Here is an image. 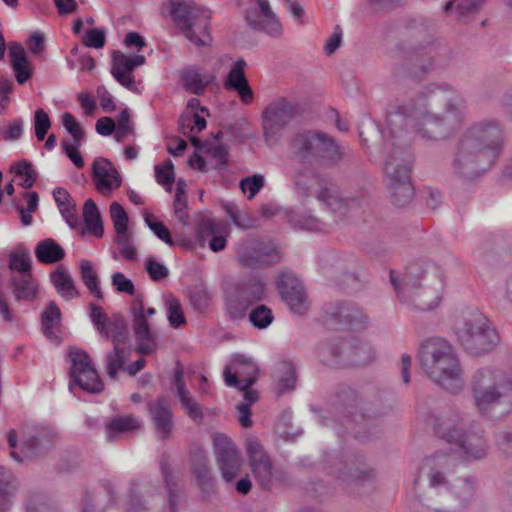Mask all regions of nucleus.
Here are the masks:
<instances>
[{"instance_id":"1","label":"nucleus","mask_w":512,"mask_h":512,"mask_svg":"<svg viewBox=\"0 0 512 512\" xmlns=\"http://www.w3.org/2000/svg\"><path fill=\"white\" fill-rule=\"evenodd\" d=\"M466 118L464 98L454 90L423 89L402 103L394 105L387 114L389 134L411 125L417 136L427 142L451 137Z\"/></svg>"},{"instance_id":"2","label":"nucleus","mask_w":512,"mask_h":512,"mask_svg":"<svg viewBox=\"0 0 512 512\" xmlns=\"http://www.w3.org/2000/svg\"><path fill=\"white\" fill-rule=\"evenodd\" d=\"M504 130L500 121L484 119L472 123L458 139L452 167L463 178L473 179L486 171L500 154Z\"/></svg>"},{"instance_id":"3","label":"nucleus","mask_w":512,"mask_h":512,"mask_svg":"<svg viewBox=\"0 0 512 512\" xmlns=\"http://www.w3.org/2000/svg\"><path fill=\"white\" fill-rule=\"evenodd\" d=\"M444 271L428 260L408 263L402 274L391 270L390 280L399 300L413 310L426 312L442 299Z\"/></svg>"},{"instance_id":"4","label":"nucleus","mask_w":512,"mask_h":512,"mask_svg":"<svg viewBox=\"0 0 512 512\" xmlns=\"http://www.w3.org/2000/svg\"><path fill=\"white\" fill-rule=\"evenodd\" d=\"M419 361L426 374L442 389L456 394L464 386L462 370L452 345L443 338L424 340L419 349Z\"/></svg>"},{"instance_id":"5","label":"nucleus","mask_w":512,"mask_h":512,"mask_svg":"<svg viewBox=\"0 0 512 512\" xmlns=\"http://www.w3.org/2000/svg\"><path fill=\"white\" fill-rule=\"evenodd\" d=\"M291 157L302 165L332 167L343 158L336 140L320 130H305L291 137L288 144Z\"/></svg>"},{"instance_id":"6","label":"nucleus","mask_w":512,"mask_h":512,"mask_svg":"<svg viewBox=\"0 0 512 512\" xmlns=\"http://www.w3.org/2000/svg\"><path fill=\"white\" fill-rule=\"evenodd\" d=\"M470 388L475 407L483 415L496 407H512V377L499 369L483 367L472 376Z\"/></svg>"},{"instance_id":"7","label":"nucleus","mask_w":512,"mask_h":512,"mask_svg":"<svg viewBox=\"0 0 512 512\" xmlns=\"http://www.w3.org/2000/svg\"><path fill=\"white\" fill-rule=\"evenodd\" d=\"M455 335L458 344L472 355L487 353L499 343L497 331L478 310L462 314L455 325Z\"/></svg>"},{"instance_id":"8","label":"nucleus","mask_w":512,"mask_h":512,"mask_svg":"<svg viewBox=\"0 0 512 512\" xmlns=\"http://www.w3.org/2000/svg\"><path fill=\"white\" fill-rule=\"evenodd\" d=\"M295 187L300 196L305 198L314 196L330 212L340 215L358 208L362 201L358 197H342L327 178L316 173H299L295 178Z\"/></svg>"},{"instance_id":"9","label":"nucleus","mask_w":512,"mask_h":512,"mask_svg":"<svg viewBox=\"0 0 512 512\" xmlns=\"http://www.w3.org/2000/svg\"><path fill=\"white\" fill-rule=\"evenodd\" d=\"M170 14L186 38L196 46H206L211 41L209 34L210 13L192 0H171Z\"/></svg>"},{"instance_id":"10","label":"nucleus","mask_w":512,"mask_h":512,"mask_svg":"<svg viewBox=\"0 0 512 512\" xmlns=\"http://www.w3.org/2000/svg\"><path fill=\"white\" fill-rule=\"evenodd\" d=\"M324 469L347 484L364 483L375 477V471L365 463L363 457L351 453H326Z\"/></svg>"},{"instance_id":"11","label":"nucleus","mask_w":512,"mask_h":512,"mask_svg":"<svg viewBox=\"0 0 512 512\" xmlns=\"http://www.w3.org/2000/svg\"><path fill=\"white\" fill-rule=\"evenodd\" d=\"M436 433L451 443H457L467 458L481 459L487 454L486 441L479 432H463V427L457 419L440 417L435 423Z\"/></svg>"},{"instance_id":"12","label":"nucleus","mask_w":512,"mask_h":512,"mask_svg":"<svg viewBox=\"0 0 512 512\" xmlns=\"http://www.w3.org/2000/svg\"><path fill=\"white\" fill-rule=\"evenodd\" d=\"M384 138L383 144V170L385 179H410V167L412 164V154L408 148L397 145L396 141L400 133L399 130L391 135L389 134V125L386 123V127L381 131Z\"/></svg>"},{"instance_id":"13","label":"nucleus","mask_w":512,"mask_h":512,"mask_svg":"<svg viewBox=\"0 0 512 512\" xmlns=\"http://www.w3.org/2000/svg\"><path fill=\"white\" fill-rule=\"evenodd\" d=\"M297 113V105L284 97L271 101L262 112V128L265 141L269 145L275 144Z\"/></svg>"},{"instance_id":"14","label":"nucleus","mask_w":512,"mask_h":512,"mask_svg":"<svg viewBox=\"0 0 512 512\" xmlns=\"http://www.w3.org/2000/svg\"><path fill=\"white\" fill-rule=\"evenodd\" d=\"M265 296V284L256 278L239 283L226 292V311L233 320L245 317L249 307Z\"/></svg>"},{"instance_id":"15","label":"nucleus","mask_w":512,"mask_h":512,"mask_svg":"<svg viewBox=\"0 0 512 512\" xmlns=\"http://www.w3.org/2000/svg\"><path fill=\"white\" fill-rule=\"evenodd\" d=\"M70 377L82 390L92 394L103 390V382L92 364L90 356L83 350H70Z\"/></svg>"},{"instance_id":"16","label":"nucleus","mask_w":512,"mask_h":512,"mask_svg":"<svg viewBox=\"0 0 512 512\" xmlns=\"http://www.w3.org/2000/svg\"><path fill=\"white\" fill-rule=\"evenodd\" d=\"M245 19L249 27L272 37L282 34V26L268 0H247Z\"/></svg>"},{"instance_id":"17","label":"nucleus","mask_w":512,"mask_h":512,"mask_svg":"<svg viewBox=\"0 0 512 512\" xmlns=\"http://www.w3.org/2000/svg\"><path fill=\"white\" fill-rule=\"evenodd\" d=\"M132 328L137 341V350L142 355H149L156 350V333L151 329L148 319L144 315L143 296L137 295L131 308Z\"/></svg>"},{"instance_id":"18","label":"nucleus","mask_w":512,"mask_h":512,"mask_svg":"<svg viewBox=\"0 0 512 512\" xmlns=\"http://www.w3.org/2000/svg\"><path fill=\"white\" fill-rule=\"evenodd\" d=\"M214 446L216 462L222 478L226 482L234 481L242 467V459L239 452L231 440L223 434H216L214 436Z\"/></svg>"},{"instance_id":"19","label":"nucleus","mask_w":512,"mask_h":512,"mask_svg":"<svg viewBox=\"0 0 512 512\" xmlns=\"http://www.w3.org/2000/svg\"><path fill=\"white\" fill-rule=\"evenodd\" d=\"M246 452L255 479L262 488H269L273 478V465L263 445L257 438L250 437L246 441Z\"/></svg>"},{"instance_id":"20","label":"nucleus","mask_w":512,"mask_h":512,"mask_svg":"<svg viewBox=\"0 0 512 512\" xmlns=\"http://www.w3.org/2000/svg\"><path fill=\"white\" fill-rule=\"evenodd\" d=\"M278 290L289 309L303 315L309 308V301L301 281L292 273H281L278 278Z\"/></svg>"},{"instance_id":"21","label":"nucleus","mask_w":512,"mask_h":512,"mask_svg":"<svg viewBox=\"0 0 512 512\" xmlns=\"http://www.w3.org/2000/svg\"><path fill=\"white\" fill-rule=\"evenodd\" d=\"M258 372V366L251 358L237 355L232 360V365L225 367L224 381L229 387H251L257 381Z\"/></svg>"},{"instance_id":"22","label":"nucleus","mask_w":512,"mask_h":512,"mask_svg":"<svg viewBox=\"0 0 512 512\" xmlns=\"http://www.w3.org/2000/svg\"><path fill=\"white\" fill-rule=\"evenodd\" d=\"M53 440L54 434L47 428L24 432L21 439L23 457L15 450L10 455L15 461L21 463L24 458H32L48 450L53 445Z\"/></svg>"},{"instance_id":"23","label":"nucleus","mask_w":512,"mask_h":512,"mask_svg":"<svg viewBox=\"0 0 512 512\" xmlns=\"http://www.w3.org/2000/svg\"><path fill=\"white\" fill-rule=\"evenodd\" d=\"M398 48L403 50L404 56L409 60L410 74L415 78L426 75L434 64L431 47L427 45L412 44L409 39L402 40Z\"/></svg>"},{"instance_id":"24","label":"nucleus","mask_w":512,"mask_h":512,"mask_svg":"<svg viewBox=\"0 0 512 512\" xmlns=\"http://www.w3.org/2000/svg\"><path fill=\"white\" fill-rule=\"evenodd\" d=\"M92 179L96 189L103 195H108L121 185L117 169L106 158H96L92 164Z\"/></svg>"},{"instance_id":"25","label":"nucleus","mask_w":512,"mask_h":512,"mask_svg":"<svg viewBox=\"0 0 512 512\" xmlns=\"http://www.w3.org/2000/svg\"><path fill=\"white\" fill-rule=\"evenodd\" d=\"M240 263L249 268H263L280 260L279 252L270 245L255 244L245 247L238 253Z\"/></svg>"},{"instance_id":"26","label":"nucleus","mask_w":512,"mask_h":512,"mask_svg":"<svg viewBox=\"0 0 512 512\" xmlns=\"http://www.w3.org/2000/svg\"><path fill=\"white\" fill-rule=\"evenodd\" d=\"M246 65V61L243 58L233 63L224 80V88L237 92L242 103L248 105L253 101L254 93L245 76Z\"/></svg>"},{"instance_id":"27","label":"nucleus","mask_w":512,"mask_h":512,"mask_svg":"<svg viewBox=\"0 0 512 512\" xmlns=\"http://www.w3.org/2000/svg\"><path fill=\"white\" fill-rule=\"evenodd\" d=\"M147 409L158 437L167 439L173 429V412L164 397L147 404Z\"/></svg>"},{"instance_id":"28","label":"nucleus","mask_w":512,"mask_h":512,"mask_svg":"<svg viewBox=\"0 0 512 512\" xmlns=\"http://www.w3.org/2000/svg\"><path fill=\"white\" fill-rule=\"evenodd\" d=\"M182 87L189 93L203 95L208 86L216 80L212 72H208L199 66H189L180 71Z\"/></svg>"},{"instance_id":"29","label":"nucleus","mask_w":512,"mask_h":512,"mask_svg":"<svg viewBox=\"0 0 512 512\" xmlns=\"http://www.w3.org/2000/svg\"><path fill=\"white\" fill-rule=\"evenodd\" d=\"M331 317L339 324L351 329H363L368 318L357 305L352 303H337L331 308Z\"/></svg>"},{"instance_id":"30","label":"nucleus","mask_w":512,"mask_h":512,"mask_svg":"<svg viewBox=\"0 0 512 512\" xmlns=\"http://www.w3.org/2000/svg\"><path fill=\"white\" fill-rule=\"evenodd\" d=\"M341 400L345 411L352 416V421L364 420L365 416H377L378 411L371 403L364 401L357 392L348 390L343 392Z\"/></svg>"},{"instance_id":"31","label":"nucleus","mask_w":512,"mask_h":512,"mask_svg":"<svg viewBox=\"0 0 512 512\" xmlns=\"http://www.w3.org/2000/svg\"><path fill=\"white\" fill-rule=\"evenodd\" d=\"M9 58L15 78L19 84H24L32 76V66L29 62L23 45L13 41L9 43Z\"/></svg>"},{"instance_id":"32","label":"nucleus","mask_w":512,"mask_h":512,"mask_svg":"<svg viewBox=\"0 0 512 512\" xmlns=\"http://www.w3.org/2000/svg\"><path fill=\"white\" fill-rule=\"evenodd\" d=\"M448 460L447 456L438 455L427 457L423 461L421 472L427 475L431 487L437 488L447 484V480L444 476V468L447 466Z\"/></svg>"},{"instance_id":"33","label":"nucleus","mask_w":512,"mask_h":512,"mask_svg":"<svg viewBox=\"0 0 512 512\" xmlns=\"http://www.w3.org/2000/svg\"><path fill=\"white\" fill-rule=\"evenodd\" d=\"M193 472L198 484L203 490H208L213 486V476L209 467V460L203 449H196L191 456Z\"/></svg>"},{"instance_id":"34","label":"nucleus","mask_w":512,"mask_h":512,"mask_svg":"<svg viewBox=\"0 0 512 512\" xmlns=\"http://www.w3.org/2000/svg\"><path fill=\"white\" fill-rule=\"evenodd\" d=\"M53 197L70 228L76 229L79 226V217L76 212V204L66 189L58 187L53 191Z\"/></svg>"},{"instance_id":"35","label":"nucleus","mask_w":512,"mask_h":512,"mask_svg":"<svg viewBox=\"0 0 512 512\" xmlns=\"http://www.w3.org/2000/svg\"><path fill=\"white\" fill-rule=\"evenodd\" d=\"M140 426V421L133 415L115 416L106 424V439L107 441H114L119 435L138 430Z\"/></svg>"},{"instance_id":"36","label":"nucleus","mask_w":512,"mask_h":512,"mask_svg":"<svg viewBox=\"0 0 512 512\" xmlns=\"http://www.w3.org/2000/svg\"><path fill=\"white\" fill-rule=\"evenodd\" d=\"M35 255L44 264L55 263L65 257L64 249L53 239L40 241L35 248Z\"/></svg>"},{"instance_id":"37","label":"nucleus","mask_w":512,"mask_h":512,"mask_svg":"<svg viewBox=\"0 0 512 512\" xmlns=\"http://www.w3.org/2000/svg\"><path fill=\"white\" fill-rule=\"evenodd\" d=\"M50 278L57 292L66 300H71L78 296L74 281L65 268L58 267L51 273Z\"/></svg>"},{"instance_id":"38","label":"nucleus","mask_w":512,"mask_h":512,"mask_svg":"<svg viewBox=\"0 0 512 512\" xmlns=\"http://www.w3.org/2000/svg\"><path fill=\"white\" fill-rule=\"evenodd\" d=\"M375 353L367 343H358L349 347L344 352V363L346 365L364 366L373 361Z\"/></svg>"},{"instance_id":"39","label":"nucleus","mask_w":512,"mask_h":512,"mask_svg":"<svg viewBox=\"0 0 512 512\" xmlns=\"http://www.w3.org/2000/svg\"><path fill=\"white\" fill-rule=\"evenodd\" d=\"M387 186L393 203L398 207L407 205L413 198L414 189L410 183V179L387 180Z\"/></svg>"},{"instance_id":"40","label":"nucleus","mask_w":512,"mask_h":512,"mask_svg":"<svg viewBox=\"0 0 512 512\" xmlns=\"http://www.w3.org/2000/svg\"><path fill=\"white\" fill-rule=\"evenodd\" d=\"M83 219L86 229L97 238L103 236L104 228L100 211L92 199L86 200L83 206Z\"/></svg>"},{"instance_id":"41","label":"nucleus","mask_w":512,"mask_h":512,"mask_svg":"<svg viewBox=\"0 0 512 512\" xmlns=\"http://www.w3.org/2000/svg\"><path fill=\"white\" fill-rule=\"evenodd\" d=\"M145 63L143 55L127 56L121 51H115L112 57L111 74H127Z\"/></svg>"},{"instance_id":"42","label":"nucleus","mask_w":512,"mask_h":512,"mask_svg":"<svg viewBox=\"0 0 512 512\" xmlns=\"http://www.w3.org/2000/svg\"><path fill=\"white\" fill-rule=\"evenodd\" d=\"M275 379L278 395L293 390L296 383L294 366L289 362L280 363L275 370Z\"/></svg>"},{"instance_id":"43","label":"nucleus","mask_w":512,"mask_h":512,"mask_svg":"<svg viewBox=\"0 0 512 512\" xmlns=\"http://www.w3.org/2000/svg\"><path fill=\"white\" fill-rule=\"evenodd\" d=\"M130 351L124 347L114 345L112 352L106 355V372L111 379L117 378V373L124 367L127 359L129 358Z\"/></svg>"},{"instance_id":"44","label":"nucleus","mask_w":512,"mask_h":512,"mask_svg":"<svg viewBox=\"0 0 512 512\" xmlns=\"http://www.w3.org/2000/svg\"><path fill=\"white\" fill-rule=\"evenodd\" d=\"M80 275L89 292L98 300H101L103 298V293L99 287V277L93 267V264L89 260H81Z\"/></svg>"},{"instance_id":"45","label":"nucleus","mask_w":512,"mask_h":512,"mask_svg":"<svg viewBox=\"0 0 512 512\" xmlns=\"http://www.w3.org/2000/svg\"><path fill=\"white\" fill-rule=\"evenodd\" d=\"M61 313L54 302H51L41 316L42 332L50 340H57L54 327L60 322Z\"/></svg>"},{"instance_id":"46","label":"nucleus","mask_w":512,"mask_h":512,"mask_svg":"<svg viewBox=\"0 0 512 512\" xmlns=\"http://www.w3.org/2000/svg\"><path fill=\"white\" fill-rule=\"evenodd\" d=\"M14 294L18 300H31L36 295V285L31 274H19L13 278Z\"/></svg>"},{"instance_id":"47","label":"nucleus","mask_w":512,"mask_h":512,"mask_svg":"<svg viewBox=\"0 0 512 512\" xmlns=\"http://www.w3.org/2000/svg\"><path fill=\"white\" fill-rule=\"evenodd\" d=\"M160 471L163 476L166 489L168 491L170 510L171 512H175L177 509L178 488L177 483L172 475L167 457L165 456L160 461Z\"/></svg>"},{"instance_id":"48","label":"nucleus","mask_w":512,"mask_h":512,"mask_svg":"<svg viewBox=\"0 0 512 512\" xmlns=\"http://www.w3.org/2000/svg\"><path fill=\"white\" fill-rule=\"evenodd\" d=\"M106 339H112L114 345L124 343L128 337L127 324L123 317L115 316L109 320L106 333L101 334Z\"/></svg>"},{"instance_id":"49","label":"nucleus","mask_w":512,"mask_h":512,"mask_svg":"<svg viewBox=\"0 0 512 512\" xmlns=\"http://www.w3.org/2000/svg\"><path fill=\"white\" fill-rule=\"evenodd\" d=\"M13 490L12 473L0 466V512H6L9 509Z\"/></svg>"},{"instance_id":"50","label":"nucleus","mask_w":512,"mask_h":512,"mask_svg":"<svg viewBox=\"0 0 512 512\" xmlns=\"http://www.w3.org/2000/svg\"><path fill=\"white\" fill-rule=\"evenodd\" d=\"M11 171L14 172L16 176L21 177L19 185L24 189L31 188L38 177V173L34 169L32 163L27 160H22L13 164L11 166Z\"/></svg>"},{"instance_id":"51","label":"nucleus","mask_w":512,"mask_h":512,"mask_svg":"<svg viewBox=\"0 0 512 512\" xmlns=\"http://www.w3.org/2000/svg\"><path fill=\"white\" fill-rule=\"evenodd\" d=\"M344 352L341 347L333 343H321L316 348L317 357L326 365H339Z\"/></svg>"},{"instance_id":"52","label":"nucleus","mask_w":512,"mask_h":512,"mask_svg":"<svg viewBox=\"0 0 512 512\" xmlns=\"http://www.w3.org/2000/svg\"><path fill=\"white\" fill-rule=\"evenodd\" d=\"M177 396L186 414L194 422L202 423L204 419V414L202 412L201 405L196 401V399L191 395V393L189 391L182 390V393Z\"/></svg>"},{"instance_id":"53","label":"nucleus","mask_w":512,"mask_h":512,"mask_svg":"<svg viewBox=\"0 0 512 512\" xmlns=\"http://www.w3.org/2000/svg\"><path fill=\"white\" fill-rule=\"evenodd\" d=\"M218 232V224L209 217H201L196 225V239L200 246H204L208 238Z\"/></svg>"},{"instance_id":"54","label":"nucleus","mask_w":512,"mask_h":512,"mask_svg":"<svg viewBox=\"0 0 512 512\" xmlns=\"http://www.w3.org/2000/svg\"><path fill=\"white\" fill-rule=\"evenodd\" d=\"M166 311L168 321L173 328H179L186 323L182 306L175 297H169L166 300Z\"/></svg>"},{"instance_id":"55","label":"nucleus","mask_w":512,"mask_h":512,"mask_svg":"<svg viewBox=\"0 0 512 512\" xmlns=\"http://www.w3.org/2000/svg\"><path fill=\"white\" fill-rule=\"evenodd\" d=\"M273 319L272 310L265 305L256 306L249 314V321L258 329L267 328Z\"/></svg>"},{"instance_id":"56","label":"nucleus","mask_w":512,"mask_h":512,"mask_svg":"<svg viewBox=\"0 0 512 512\" xmlns=\"http://www.w3.org/2000/svg\"><path fill=\"white\" fill-rule=\"evenodd\" d=\"M155 177L159 184L163 185L167 191H171L175 180L173 163L170 160H167L162 165L156 166Z\"/></svg>"},{"instance_id":"57","label":"nucleus","mask_w":512,"mask_h":512,"mask_svg":"<svg viewBox=\"0 0 512 512\" xmlns=\"http://www.w3.org/2000/svg\"><path fill=\"white\" fill-rule=\"evenodd\" d=\"M110 215L116 233H124L128 227V215L123 206L118 202L110 205Z\"/></svg>"},{"instance_id":"58","label":"nucleus","mask_w":512,"mask_h":512,"mask_svg":"<svg viewBox=\"0 0 512 512\" xmlns=\"http://www.w3.org/2000/svg\"><path fill=\"white\" fill-rule=\"evenodd\" d=\"M115 243L118 246L119 253L124 259L129 261L136 259V248L127 231L124 233H116Z\"/></svg>"},{"instance_id":"59","label":"nucleus","mask_w":512,"mask_h":512,"mask_svg":"<svg viewBox=\"0 0 512 512\" xmlns=\"http://www.w3.org/2000/svg\"><path fill=\"white\" fill-rule=\"evenodd\" d=\"M51 127L48 114L43 109H37L34 114L35 136L38 141H43Z\"/></svg>"},{"instance_id":"60","label":"nucleus","mask_w":512,"mask_h":512,"mask_svg":"<svg viewBox=\"0 0 512 512\" xmlns=\"http://www.w3.org/2000/svg\"><path fill=\"white\" fill-rule=\"evenodd\" d=\"M145 222L149 229L163 242L168 244L169 246H174L175 243L171 237L170 231L168 228L160 221H156L153 219L152 215H148L145 217Z\"/></svg>"},{"instance_id":"61","label":"nucleus","mask_w":512,"mask_h":512,"mask_svg":"<svg viewBox=\"0 0 512 512\" xmlns=\"http://www.w3.org/2000/svg\"><path fill=\"white\" fill-rule=\"evenodd\" d=\"M9 267L19 274H30L31 259L29 252L14 253L10 255Z\"/></svg>"},{"instance_id":"62","label":"nucleus","mask_w":512,"mask_h":512,"mask_svg":"<svg viewBox=\"0 0 512 512\" xmlns=\"http://www.w3.org/2000/svg\"><path fill=\"white\" fill-rule=\"evenodd\" d=\"M62 122L64 128L67 130L69 134L72 136V140H69L70 142H81V140L84 138V130L81 127L80 123L75 119V117L66 112L62 116Z\"/></svg>"},{"instance_id":"63","label":"nucleus","mask_w":512,"mask_h":512,"mask_svg":"<svg viewBox=\"0 0 512 512\" xmlns=\"http://www.w3.org/2000/svg\"><path fill=\"white\" fill-rule=\"evenodd\" d=\"M263 186L264 177L261 174H255L240 181L242 192H249L248 199L254 198Z\"/></svg>"},{"instance_id":"64","label":"nucleus","mask_w":512,"mask_h":512,"mask_svg":"<svg viewBox=\"0 0 512 512\" xmlns=\"http://www.w3.org/2000/svg\"><path fill=\"white\" fill-rule=\"evenodd\" d=\"M145 269L150 278L154 281H160L166 278L169 274L168 268L164 264L157 262L153 257L146 259Z\"/></svg>"}]
</instances>
